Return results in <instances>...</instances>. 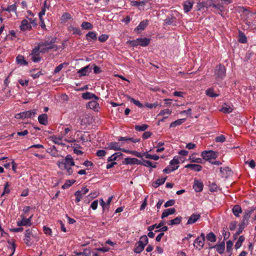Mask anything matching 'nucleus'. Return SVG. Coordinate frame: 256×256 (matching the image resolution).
I'll use <instances>...</instances> for the list:
<instances>
[{"instance_id":"nucleus-47","label":"nucleus","mask_w":256,"mask_h":256,"mask_svg":"<svg viewBox=\"0 0 256 256\" xmlns=\"http://www.w3.org/2000/svg\"><path fill=\"white\" fill-rule=\"evenodd\" d=\"M75 180H66L64 183V184L62 186V188L66 189L68 188L70 186L73 184L75 182Z\"/></svg>"},{"instance_id":"nucleus-48","label":"nucleus","mask_w":256,"mask_h":256,"mask_svg":"<svg viewBox=\"0 0 256 256\" xmlns=\"http://www.w3.org/2000/svg\"><path fill=\"white\" fill-rule=\"evenodd\" d=\"M206 94L211 98H215L218 96V94L214 93V90L212 88H208L206 90Z\"/></svg>"},{"instance_id":"nucleus-14","label":"nucleus","mask_w":256,"mask_h":256,"mask_svg":"<svg viewBox=\"0 0 256 256\" xmlns=\"http://www.w3.org/2000/svg\"><path fill=\"white\" fill-rule=\"evenodd\" d=\"M200 218V214H193L189 218L186 224H191L196 222Z\"/></svg>"},{"instance_id":"nucleus-45","label":"nucleus","mask_w":256,"mask_h":256,"mask_svg":"<svg viewBox=\"0 0 256 256\" xmlns=\"http://www.w3.org/2000/svg\"><path fill=\"white\" fill-rule=\"evenodd\" d=\"M81 26L84 30H92L93 28L92 25L90 22H83Z\"/></svg>"},{"instance_id":"nucleus-17","label":"nucleus","mask_w":256,"mask_h":256,"mask_svg":"<svg viewBox=\"0 0 256 256\" xmlns=\"http://www.w3.org/2000/svg\"><path fill=\"white\" fill-rule=\"evenodd\" d=\"M184 168H190L195 172H200L202 168V166L198 164H188Z\"/></svg>"},{"instance_id":"nucleus-56","label":"nucleus","mask_w":256,"mask_h":256,"mask_svg":"<svg viewBox=\"0 0 256 256\" xmlns=\"http://www.w3.org/2000/svg\"><path fill=\"white\" fill-rule=\"evenodd\" d=\"M152 132H149V131H147V132H145L143 134H142V138L144 139V140H146V139H147L149 138H150L152 136Z\"/></svg>"},{"instance_id":"nucleus-12","label":"nucleus","mask_w":256,"mask_h":256,"mask_svg":"<svg viewBox=\"0 0 256 256\" xmlns=\"http://www.w3.org/2000/svg\"><path fill=\"white\" fill-rule=\"evenodd\" d=\"M204 187L203 183L198 180H194L193 188L196 192H200L202 190Z\"/></svg>"},{"instance_id":"nucleus-27","label":"nucleus","mask_w":256,"mask_h":256,"mask_svg":"<svg viewBox=\"0 0 256 256\" xmlns=\"http://www.w3.org/2000/svg\"><path fill=\"white\" fill-rule=\"evenodd\" d=\"M166 178H167V177H166L164 178H161L158 179L152 182V186L155 188H158L160 186L164 183L166 180Z\"/></svg>"},{"instance_id":"nucleus-4","label":"nucleus","mask_w":256,"mask_h":256,"mask_svg":"<svg viewBox=\"0 0 256 256\" xmlns=\"http://www.w3.org/2000/svg\"><path fill=\"white\" fill-rule=\"evenodd\" d=\"M36 109L25 111L16 114L15 118L17 119L32 118L36 114Z\"/></svg>"},{"instance_id":"nucleus-35","label":"nucleus","mask_w":256,"mask_h":256,"mask_svg":"<svg viewBox=\"0 0 256 256\" xmlns=\"http://www.w3.org/2000/svg\"><path fill=\"white\" fill-rule=\"evenodd\" d=\"M164 222H165L164 221L162 220V221L160 222L158 224H153L152 226H148V231H152V230H154V228H160L162 226H164Z\"/></svg>"},{"instance_id":"nucleus-54","label":"nucleus","mask_w":256,"mask_h":256,"mask_svg":"<svg viewBox=\"0 0 256 256\" xmlns=\"http://www.w3.org/2000/svg\"><path fill=\"white\" fill-rule=\"evenodd\" d=\"M108 38V36L106 34H102L98 37V40L100 42H106Z\"/></svg>"},{"instance_id":"nucleus-44","label":"nucleus","mask_w":256,"mask_h":256,"mask_svg":"<svg viewBox=\"0 0 256 256\" xmlns=\"http://www.w3.org/2000/svg\"><path fill=\"white\" fill-rule=\"evenodd\" d=\"M206 239L211 242H214L216 241V236L214 232H210L206 235Z\"/></svg>"},{"instance_id":"nucleus-62","label":"nucleus","mask_w":256,"mask_h":256,"mask_svg":"<svg viewBox=\"0 0 256 256\" xmlns=\"http://www.w3.org/2000/svg\"><path fill=\"white\" fill-rule=\"evenodd\" d=\"M158 105V102H156L154 104H149V103H146L145 104L146 106L150 108H156Z\"/></svg>"},{"instance_id":"nucleus-7","label":"nucleus","mask_w":256,"mask_h":256,"mask_svg":"<svg viewBox=\"0 0 256 256\" xmlns=\"http://www.w3.org/2000/svg\"><path fill=\"white\" fill-rule=\"evenodd\" d=\"M21 217H22V220L20 222H17V225L18 226H31L32 225V223L31 222L32 216H30L28 218H25L23 216H21Z\"/></svg>"},{"instance_id":"nucleus-40","label":"nucleus","mask_w":256,"mask_h":256,"mask_svg":"<svg viewBox=\"0 0 256 256\" xmlns=\"http://www.w3.org/2000/svg\"><path fill=\"white\" fill-rule=\"evenodd\" d=\"M247 225H248V224L242 221L239 224L238 229L236 232V235H240L244 230L245 226H246Z\"/></svg>"},{"instance_id":"nucleus-28","label":"nucleus","mask_w":256,"mask_h":256,"mask_svg":"<svg viewBox=\"0 0 256 256\" xmlns=\"http://www.w3.org/2000/svg\"><path fill=\"white\" fill-rule=\"evenodd\" d=\"M16 61L18 64L20 65H27L28 62L24 60V56L22 55H18L16 58Z\"/></svg>"},{"instance_id":"nucleus-42","label":"nucleus","mask_w":256,"mask_h":256,"mask_svg":"<svg viewBox=\"0 0 256 256\" xmlns=\"http://www.w3.org/2000/svg\"><path fill=\"white\" fill-rule=\"evenodd\" d=\"M238 41L241 43H246L247 42V38L245 34L242 32H239L238 34Z\"/></svg>"},{"instance_id":"nucleus-13","label":"nucleus","mask_w":256,"mask_h":256,"mask_svg":"<svg viewBox=\"0 0 256 256\" xmlns=\"http://www.w3.org/2000/svg\"><path fill=\"white\" fill-rule=\"evenodd\" d=\"M205 240L200 239V237H198L194 241V246L196 248H198L200 250L204 247Z\"/></svg>"},{"instance_id":"nucleus-19","label":"nucleus","mask_w":256,"mask_h":256,"mask_svg":"<svg viewBox=\"0 0 256 256\" xmlns=\"http://www.w3.org/2000/svg\"><path fill=\"white\" fill-rule=\"evenodd\" d=\"M82 98L84 100L94 98L96 100H98L99 98L96 94L90 92L83 93L82 94Z\"/></svg>"},{"instance_id":"nucleus-26","label":"nucleus","mask_w":256,"mask_h":256,"mask_svg":"<svg viewBox=\"0 0 256 256\" xmlns=\"http://www.w3.org/2000/svg\"><path fill=\"white\" fill-rule=\"evenodd\" d=\"M233 110V108L226 103H224L222 106V108L220 109V112H223L225 114H228L231 112Z\"/></svg>"},{"instance_id":"nucleus-37","label":"nucleus","mask_w":256,"mask_h":256,"mask_svg":"<svg viewBox=\"0 0 256 256\" xmlns=\"http://www.w3.org/2000/svg\"><path fill=\"white\" fill-rule=\"evenodd\" d=\"M178 168V166H168L164 170L163 172L165 174H168L170 172H173L176 170H177Z\"/></svg>"},{"instance_id":"nucleus-15","label":"nucleus","mask_w":256,"mask_h":256,"mask_svg":"<svg viewBox=\"0 0 256 256\" xmlns=\"http://www.w3.org/2000/svg\"><path fill=\"white\" fill-rule=\"evenodd\" d=\"M20 29L21 30L24 31L26 30H30L32 29L31 25L28 22V20L24 19L21 22L20 26Z\"/></svg>"},{"instance_id":"nucleus-64","label":"nucleus","mask_w":256,"mask_h":256,"mask_svg":"<svg viewBox=\"0 0 256 256\" xmlns=\"http://www.w3.org/2000/svg\"><path fill=\"white\" fill-rule=\"evenodd\" d=\"M43 230H44V233L45 234H48V235L52 234V230L50 228H49L46 226H44L43 227Z\"/></svg>"},{"instance_id":"nucleus-60","label":"nucleus","mask_w":256,"mask_h":256,"mask_svg":"<svg viewBox=\"0 0 256 256\" xmlns=\"http://www.w3.org/2000/svg\"><path fill=\"white\" fill-rule=\"evenodd\" d=\"M174 203H175V200H170L167 201L164 204V206L165 208L170 206L174 205Z\"/></svg>"},{"instance_id":"nucleus-3","label":"nucleus","mask_w":256,"mask_h":256,"mask_svg":"<svg viewBox=\"0 0 256 256\" xmlns=\"http://www.w3.org/2000/svg\"><path fill=\"white\" fill-rule=\"evenodd\" d=\"M56 42V38L50 37L48 40L44 42H41L39 43L40 47L46 46V48L50 50L55 48L56 50L58 49V46L54 44Z\"/></svg>"},{"instance_id":"nucleus-8","label":"nucleus","mask_w":256,"mask_h":256,"mask_svg":"<svg viewBox=\"0 0 256 256\" xmlns=\"http://www.w3.org/2000/svg\"><path fill=\"white\" fill-rule=\"evenodd\" d=\"M126 164H140L142 165V162L136 158H126L123 162Z\"/></svg>"},{"instance_id":"nucleus-23","label":"nucleus","mask_w":256,"mask_h":256,"mask_svg":"<svg viewBox=\"0 0 256 256\" xmlns=\"http://www.w3.org/2000/svg\"><path fill=\"white\" fill-rule=\"evenodd\" d=\"M86 40L88 41L92 40H97L96 34L94 32L90 31L87 33L86 35Z\"/></svg>"},{"instance_id":"nucleus-46","label":"nucleus","mask_w":256,"mask_h":256,"mask_svg":"<svg viewBox=\"0 0 256 256\" xmlns=\"http://www.w3.org/2000/svg\"><path fill=\"white\" fill-rule=\"evenodd\" d=\"M138 242H142L141 244L145 246L148 244V240L146 235H144L140 238Z\"/></svg>"},{"instance_id":"nucleus-29","label":"nucleus","mask_w":256,"mask_h":256,"mask_svg":"<svg viewBox=\"0 0 256 256\" xmlns=\"http://www.w3.org/2000/svg\"><path fill=\"white\" fill-rule=\"evenodd\" d=\"M156 162H154L153 164L152 162L150 160H143L142 165L147 167L156 168Z\"/></svg>"},{"instance_id":"nucleus-18","label":"nucleus","mask_w":256,"mask_h":256,"mask_svg":"<svg viewBox=\"0 0 256 256\" xmlns=\"http://www.w3.org/2000/svg\"><path fill=\"white\" fill-rule=\"evenodd\" d=\"M48 115L46 114H43L40 115L38 117V122L42 125L46 126L48 124Z\"/></svg>"},{"instance_id":"nucleus-52","label":"nucleus","mask_w":256,"mask_h":256,"mask_svg":"<svg viewBox=\"0 0 256 256\" xmlns=\"http://www.w3.org/2000/svg\"><path fill=\"white\" fill-rule=\"evenodd\" d=\"M210 190L212 192H216L218 189V186L215 182L210 184L209 185Z\"/></svg>"},{"instance_id":"nucleus-53","label":"nucleus","mask_w":256,"mask_h":256,"mask_svg":"<svg viewBox=\"0 0 256 256\" xmlns=\"http://www.w3.org/2000/svg\"><path fill=\"white\" fill-rule=\"evenodd\" d=\"M215 140L216 142H223L226 140V138L224 135H220L216 136Z\"/></svg>"},{"instance_id":"nucleus-59","label":"nucleus","mask_w":256,"mask_h":256,"mask_svg":"<svg viewBox=\"0 0 256 256\" xmlns=\"http://www.w3.org/2000/svg\"><path fill=\"white\" fill-rule=\"evenodd\" d=\"M246 164H248L250 167L252 168H254L256 166V162L254 160H252L250 162L246 161L244 162Z\"/></svg>"},{"instance_id":"nucleus-2","label":"nucleus","mask_w":256,"mask_h":256,"mask_svg":"<svg viewBox=\"0 0 256 256\" xmlns=\"http://www.w3.org/2000/svg\"><path fill=\"white\" fill-rule=\"evenodd\" d=\"M226 74V69L224 64H219L216 66L214 70V76L216 80H222Z\"/></svg>"},{"instance_id":"nucleus-22","label":"nucleus","mask_w":256,"mask_h":256,"mask_svg":"<svg viewBox=\"0 0 256 256\" xmlns=\"http://www.w3.org/2000/svg\"><path fill=\"white\" fill-rule=\"evenodd\" d=\"M141 244L140 242H138L136 243L135 248L133 250L135 253L140 254L144 250L145 246Z\"/></svg>"},{"instance_id":"nucleus-51","label":"nucleus","mask_w":256,"mask_h":256,"mask_svg":"<svg viewBox=\"0 0 256 256\" xmlns=\"http://www.w3.org/2000/svg\"><path fill=\"white\" fill-rule=\"evenodd\" d=\"M189 160L191 161L192 162H196L198 164H202V159L200 158H195L192 156H190Z\"/></svg>"},{"instance_id":"nucleus-31","label":"nucleus","mask_w":256,"mask_h":256,"mask_svg":"<svg viewBox=\"0 0 256 256\" xmlns=\"http://www.w3.org/2000/svg\"><path fill=\"white\" fill-rule=\"evenodd\" d=\"M2 10L8 12H16V2L13 4L8 6L6 8H2Z\"/></svg>"},{"instance_id":"nucleus-36","label":"nucleus","mask_w":256,"mask_h":256,"mask_svg":"<svg viewBox=\"0 0 256 256\" xmlns=\"http://www.w3.org/2000/svg\"><path fill=\"white\" fill-rule=\"evenodd\" d=\"M147 25H148V20H146V22L142 21L140 22L139 25L134 30L136 31V30H144L145 29V28H146V26H147Z\"/></svg>"},{"instance_id":"nucleus-43","label":"nucleus","mask_w":256,"mask_h":256,"mask_svg":"<svg viewBox=\"0 0 256 256\" xmlns=\"http://www.w3.org/2000/svg\"><path fill=\"white\" fill-rule=\"evenodd\" d=\"M144 156H145L146 158L152 159L155 160H157L160 158L157 155H152L150 154H148V152L144 153Z\"/></svg>"},{"instance_id":"nucleus-34","label":"nucleus","mask_w":256,"mask_h":256,"mask_svg":"<svg viewBox=\"0 0 256 256\" xmlns=\"http://www.w3.org/2000/svg\"><path fill=\"white\" fill-rule=\"evenodd\" d=\"M126 96L128 98V99L130 100L132 102H133L134 104L138 106L139 108L143 107V104L140 103L138 100H136L134 98L130 97L128 95H126Z\"/></svg>"},{"instance_id":"nucleus-9","label":"nucleus","mask_w":256,"mask_h":256,"mask_svg":"<svg viewBox=\"0 0 256 256\" xmlns=\"http://www.w3.org/2000/svg\"><path fill=\"white\" fill-rule=\"evenodd\" d=\"M31 236H33L32 234V229H28L26 230L25 233V237L26 238L24 239V243L28 246H30L32 245V243L30 242V238Z\"/></svg>"},{"instance_id":"nucleus-24","label":"nucleus","mask_w":256,"mask_h":256,"mask_svg":"<svg viewBox=\"0 0 256 256\" xmlns=\"http://www.w3.org/2000/svg\"><path fill=\"white\" fill-rule=\"evenodd\" d=\"M232 212L236 216L239 217L240 214L242 212V210L239 205H235L232 208Z\"/></svg>"},{"instance_id":"nucleus-1","label":"nucleus","mask_w":256,"mask_h":256,"mask_svg":"<svg viewBox=\"0 0 256 256\" xmlns=\"http://www.w3.org/2000/svg\"><path fill=\"white\" fill-rule=\"evenodd\" d=\"M57 164L58 167L62 170H65L68 165L70 166H74V162L72 156L68 154L66 156V158L62 161L58 160Z\"/></svg>"},{"instance_id":"nucleus-11","label":"nucleus","mask_w":256,"mask_h":256,"mask_svg":"<svg viewBox=\"0 0 256 256\" xmlns=\"http://www.w3.org/2000/svg\"><path fill=\"white\" fill-rule=\"evenodd\" d=\"M106 148L114 150H121L120 145L118 142H112L108 144V146Z\"/></svg>"},{"instance_id":"nucleus-41","label":"nucleus","mask_w":256,"mask_h":256,"mask_svg":"<svg viewBox=\"0 0 256 256\" xmlns=\"http://www.w3.org/2000/svg\"><path fill=\"white\" fill-rule=\"evenodd\" d=\"M40 46L39 44H38L37 46H36L32 50V53L30 54V55L32 56H39L40 53Z\"/></svg>"},{"instance_id":"nucleus-16","label":"nucleus","mask_w":256,"mask_h":256,"mask_svg":"<svg viewBox=\"0 0 256 256\" xmlns=\"http://www.w3.org/2000/svg\"><path fill=\"white\" fill-rule=\"evenodd\" d=\"M98 100L94 99V100L88 102L86 104V108L94 110V111H98V108L99 106V104L97 102Z\"/></svg>"},{"instance_id":"nucleus-5","label":"nucleus","mask_w":256,"mask_h":256,"mask_svg":"<svg viewBox=\"0 0 256 256\" xmlns=\"http://www.w3.org/2000/svg\"><path fill=\"white\" fill-rule=\"evenodd\" d=\"M218 154L217 152L213 150H204L202 152L201 156L203 159L210 162L212 160L216 159L218 157Z\"/></svg>"},{"instance_id":"nucleus-38","label":"nucleus","mask_w":256,"mask_h":256,"mask_svg":"<svg viewBox=\"0 0 256 256\" xmlns=\"http://www.w3.org/2000/svg\"><path fill=\"white\" fill-rule=\"evenodd\" d=\"M148 128V126L146 124H142V126L136 125L134 126V129L138 132H143L146 130Z\"/></svg>"},{"instance_id":"nucleus-63","label":"nucleus","mask_w":256,"mask_h":256,"mask_svg":"<svg viewBox=\"0 0 256 256\" xmlns=\"http://www.w3.org/2000/svg\"><path fill=\"white\" fill-rule=\"evenodd\" d=\"M106 152L104 150H98L96 152V156L100 157H102L105 156Z\"/></svg>"},{"instance_id":"nucleus-21","label":"nucleus","mask_w":256,"mask_h":256,"mask_svg":"<svg viewBox=\"0 0 256 256\" xmlns=\"http://www.w3.org/2000/svg\"><path fill=\"white\" fill-rule=\"evenodd\" d=\"M176 209L174 208H170L166 209L164 210L162 214V218H164L168 216L170 214H172L175 213Z\"/></svg>"},{"instance_id":"nucleus-50","label":"nucleus","mask_w":256,"mask_h":256,"mask_svg":"<svg viewBox=\"0 0 256 256\" xmlns=\"http://www.w3.org/2000/svg\"><path fill=\"white\" fill-rule=\"evenodd\" d=\"M131 4L132 6H144V5L146 4V2L144 0L142 2L133 0L131 2Z\"/></svg>"},{"instance_id":"nucleus-20","label":"nucleus","mask_w":256,"mask_h":256,"mask_svg":"<svg viewBox=\"0 0 256 256\" xmlns=\"http://www.w3.org/2000/svg\"><path fill=\"white\" fill-rule=\"evenodd\" d=\"M216 248L217 252L222 254L224 252L225 249V244L224 242H222L219 244H216L213 246L210 247V248Z\"/></svg>"},{"instance_id":"nucleus-58","label":"nucleus","mask_w":256,"mask_h":256,"mask_svg":"<svg viewBox=\"0 0 256 256\" xmlns=\"http://www.w3.org/2000/svg\"><path fill=\"white\" fill-rule=\"evenodd\" d=\"M172 113V111L168 109H165L160 112L158 114V116H164V114H170Z\"/></svg>"},{"instance_id":"nucleus-61","label":"nucleus","mask_w":256,"mask_h":256,"mask_svg":"<svg viewBox=\"0 0 256 256\" xmlns=\"http://www.w3.org/2000/svg\"><path fill=\"white\" fill-rule=\"evenodd\" d=\"M224 171L226 172V174H230L231 172V170L229 167H226L224 168H220V172L222 173H224Z\"/></svg>"},{"instance_id":"nucleus-32","label":"nucleus","mask_w":256,"mask_h":256,"mask_svg":"<svg viewBox=\"0 0 256 256\" xmlns=\"http://www.w3.org/2000/svg\"><path fill=\"white\" fill-rule=\"evenodd\" d=\"M193 3L190 2H186L184 4V10L185 12H190Z\"/></svg>"},{"instance_id":"nucleus-10","label":"nucleus","mask_w":256,"mask_h":256,"mask_svg":"<svg viewBox=\"0 0 256 256\" xmlns=\"http://www.w3.org/2000/svg\"><path fill=\"white\" fill-rule=\"evenodd\" d=\"M92 70V68L90 66V65H88L81 68L78 72V73L80 74L79 77L80 78L82 76H86L88 74L91 72Z\"/></svg>"},{"instance_id":"nucleus-30","label":"nucleus","mask_w":256,"mask_h":256,"mask_svg":"<svg viewBox=\"0 0 256 256\" xmlns=\"http://www.w3.org/2000/svg\"><path fill=\"white\" fill-rule=\"evenodd\" d=\"M182 220V216H177L176 218L170 220L168 222V224L170 225V226L178 224L181 222Z\"/></svg>"},{"instance_id":"nucleus-25","label":"nucleus","mask_w":256,"mask_h":256,"mask_svg":"<svg viewBox=\"0 0 256 256\" xmlns=\"http://www.w3.org/2000/svg\"><path fill=\"white\" fill-rule=\"evenodd\" d=\"M138 45L142 46H148L150 43V39L146 38H138Z\"/></svg>"},{"instance_id":"nucleus-57","label":"nucleus","mask_w":256,"mask_h":256,"mask_svg":"<svg viewBox=\"0 0 256 256\" xmlns=\"http://www.w3.org/2000/svg\"><path fill=\"white\" fill-rule=\"evenodd\" d=\"M138 40V38H137L135 40H128L126 43L130 44L131 46H138L139 42H138V41H137Z\"/></svg>"},{"instance_id":"nucleus-33","label":"nucleus","mask_w":256,"mask_h":256,"mask_svg":"<svg viewBox=\"0 0 256 256\" xmlns=\"http://www.w3.org/2000/svg\"><path fill=\"white\" fill-rule=\"evenodd\" d=\"M122 156V153H121L120 152H116V153L110 156L108 158V162H110L116 160H117L118 158Z\"/></svg>"},{"instance_id":"nucleus-55","label":"nucleus","mask_w":256,"mask_h":256,"mask_svg":"<svg viewBox=\"0 0 256 256\" xmlns=\"http://www.w3.org/2000/svg\"><path fill=\"white\" fill-rule=\"evenodd\" d=\"M74 195L76 196L75 202H76L78 203V202L82 198V194L79 192L78 191H76L74 193Z\"/></svg>"},{"instance_id":"nucleus-49","label":"nucleus","mask_w":256,"mask_h":256,"mask_svg":"<svg viewBox=\"0 0 256 256\" xmlns=\"http://www.w3.org/2000/svg\"><path fill=\"white\" fill-rule=\"evenodd\" d=\"M233 246V242L232 240H229L226 242V252H230L229 256L232 254V250Z\"/></svg>"},{"instance_id":"nucleus-6","label":"nucleus","mask_w":256,"mask_h":256,"mask_svg":"<svg viewBox=\"0 0 256 256\" xmlns=\"http://www.w3.org/2000/svg\"><path fill=\"white\" fill-rule=\"evenodd\" d=\"M256 210V207H251L248 209L245 210L243 213L242 222L248 224V220L250 218L252 214Z\"/></svg>"},{"instance_id":"nucleus-39","label":"nucleus","mask_w":256,"mask_h":256,"mask_svg":"<svg viewBox=\"0 0 256 256\" xmlns=\"http://www.w3.org/2000/svg\"><path fill=\"white\" fill-rule=\"evenodd\" d=\"M185 121H186V118L178 119V120H175L174 122H172L170 124V128L176 127L177 126H179V125L182 124Z\"/></svg>"}]
</instances>
